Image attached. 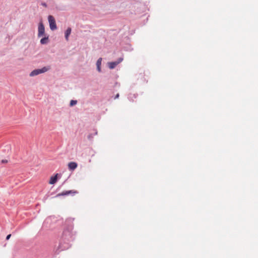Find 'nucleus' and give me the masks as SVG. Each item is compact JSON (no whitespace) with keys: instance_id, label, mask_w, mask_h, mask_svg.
<instances>
[{"instance_id":"nucleus-1","label":"nucleus","mask_w":258,"mask_h":258,"mask_svg":"<svg viewBox=\"0 0 258 258\" xmlns=\"http://www.w3.org/2000/svg\"><path fill=\"white\" fill-rule=\"evenodd\" d=\"M66 223L67 225L65 227L62 233L59 244L53 249L55 254H58L60 251L69 248L71 246L70 242L74 239L72 234V230L74 228L73 224L71 220H68Z\"/></svg>"},{"instance_id":"nucleus-2","label":"nucleus","mask_w":258,"mask_h":258,"mask_svg":"<svg viewBox=\"0 0 258 258\" xmlns=\"http://www.w3.org/2000/svg\"><path fill=\"white\" fill-rule=\"evenodd\" d=\"M50 66H47L46 67H44L41 69H35L30 73V76L34 77L40 74L44 73L47 72L48 71L50 70Z\"/></svg>"},{"instance_id":"nucleus-3","label":"nucleus","mask_w":258,"mask_h":258,"mask_svg":"<svg viewBox=\"0 0 258 258\" xmlns=\"http://www.w3.org/2000/svg\"><path fill=\"white\" fill-rule=\"evenodd\" d=\"M48 21L49 24V27L51 30L54 31L57 29V26L54 18L52 15L48 16Z\"/></svg>"},{"instance_id":"nucleus-4","label":"nucleus","mask_w":258,"mask_h":258,"mask_svg":"<svg viewBox=\"0 0 258 258\" xmlns=\"http://www.w3.org/2000/svg\"><path fill=\"white\" fill-rule=\"evenodd\" d=\"M46 35L45 33V27L42 21H40L38 24V37H41Z\"/></svg>"},{"instance_id":"nucleus-5","label":"nucleus","mask_w":258,"mask_h":258,"mask_svg":"<svg viewBox=\"0 0 258 258\" xmlns=\"http://www.w3.org/2000/svg\"><path fill=\"white\" fill-rule=\"evenodd\" d=\"M123 59V57H120L114 61L108 62V67L110 69H114L117 65L120 63Z\"/></svg>"},{"instance_id":"nucleus-6","label":"nucleus","mask_w":258,"mask_h":258,"mask_svg":"<svg viewBox=\"0 0 258 258\" xmlns=\"http://www.w3.org/2000/svg\"><path fill=\"white\" fill-rule=\"evenodd\" d=\"M77 193H78V191L74 190H65L60 193H59L56 195V197H58L60 196H67L70 194H73V195H74Z\"/></svg>"},{"instance_id":"nucleus-7","label":"nucleus","mask_w":258,"mask_h":258,"mask_svg":"<svg viewBox=\"0 0 258 258\" xmlns=\"http://www.w3.org/2000/svg\"><path fill=\"white\" fill-rule=\"evenodd\" d=\"M60 174H59L58 173L54 174V175L51 176L49 183L50 184H54L57 182V180L60 178Z\"/></svg>"},{"instance_id":"nucleus-8","label":"nucleus","mask_w":258,"mask_h":258,"mask_svg":"<svg viewBox=\"0 0 258 258\" xmlns=\"http://www.w3.org/2000/svg\"><path fill=\"white\" fill-rule=\"evenodd\" d=\"M44 37H42L40 41V43L41 45L47 44L49 42V35H44Z\"/></svg>"},{"instance_id":"nucleus-9","label":"nucleus","mask_w":258,"mask_h":258,"mask_svg":"<svg viewBox=\"0 0 258 258\" xmlns=\"http://www.w3.org/2000/svg\"><path fill=\"white\" fill-rule=\"evenodd\" d=\"M78 164L75 162H71L68 164L69 169L71 170H74L77 167Z\"/></svg>"},{"instance_id":"nucleus-10","label":"nucleus","mask_w":258,"mask_h":258,"mask_svg":"<svg viewBox=\"0 0 258 258\" xmlns=\"http://www.w3.org/2000/svg\"><path fill=\"white\" fill-rule=\"evenodd\" d=\"M101 61H102V58L100 57L98 59L96 62V67H97V70L99 72H101Z\"/></svg>"},{"instance_id":"nucleus-11","label":"nucleus","mask_w":258,"mask_h":258,"mask_svg":"<svg viewBox=\"0 0 258 258\" xmlns=\"http://www.w3.org/2000/svg\"><path fill=\"white\" fill-rule=\"evenodd\" d=\"M72 31V29L71 27H68L67 29L66 30L64 33V37L67 40H69V37L71 34Z\"/></svg>"},{"instance_id":"nucleus-12","label":"nucleus","mask_w":258,"mask_h":258,"mask_svg":"<svg viewBox=\"0 0 258 258\" xmlns=\"http://www.w3.org/2000/svg\"><path fill=\"white\" fill-rule=\"evenodd\" d=\"M77 101L76 100H71L70 102V106H73L74 105H75L76 104H77Z\"/></svg>"},{"instance_id":"nucleus-13","label":"nucleus","mask_w":258,"mask_h":258,"mask_svg":"<svg viewBox=\"0 0 258 258\" xmlns=\"http://www.w3.org/2000/svg\"><path fill=\"white\" fill-rule=\"evenodd\" d=\"M94 137V136L93 135V134H90L88 136V140H92V139Z\"/></svg>"},{"instance_id":"nucleus-14","label":"nucleus","mask_w":258,"mask_h":258,"mask_svg":"<svg viewBox=\"0 0 258 258\" xmlns=\"http://www.w3.org/2000/svg\"><path fill=\"white\" fill-rule=\"evenodd\" d=\"M41 5H42V6L45 7V8H47V5L46 3L45 2H41Z\"/></svg>"},{"instance_id":"nucleus-15","label":"nucleus","mask_w":258,"mask_h":258,"mask_svg":"<svg viewBox=\"0 0 258 258\" xmlns=\"http://www.w3.org/2000/svg\"><path fill=\"white\" fill-rule=\"evenodd\" d=\"M11 237V234H8L7 236H6V240H9V239L10 238V237Z\"/></svg>"},{"instance_id":"nucleus-16","label":"nucleus","mask_w":258,"mask_h":258,"mask_svg":"<svg viewBox=\"0 0 258 258\" xmlns=\"http://www.w3.org/2000/svg\"><path fill=\"white\" fill-rule=\"evenodd\" d=\"M8 162V160L6 159H3L1 161V163L3 164L6 163Z\"/></svg>"},{"instance_id":"nucleus-17","label":"nucleus","mask_w":258,"mask_h":258,"mask_svg":"<svg viewBox=\"0 0 258 258\" xmlns=\"http://www.w3.org/2000/svg\"><path fill=\"white\" fill-rule=\"evenodd\" d=\"M119 94L118 93H117V94L115 95V96L114 97V99H116L118 98L119 97Z\"/></svg>"},{"instance_id":"nucleus-18","label":"nucleus","mask_w":258,"mask_h":258,"mask_svg":"<svg viewBox=\"0 0 258 258\" xmlns=\"http://www.w3.org/2000/svg\"><path fill=\"white\" fill-rule=\"evenodd\" d=\"M132 94H130L129 95V96L128 97V98L130 99V100H131V99H132Z\"/></svg>"},{"instance_id":"nucleus-19","label":"nucleus","mask_w":258,"mask_h":258,"mask_svg":"<svg viewBox=\"0 0 258 258\" xmlns=\"http://www.w3.org/2000/svg\"><path fill=\"white\" fill-rule=\"evenodd\" d=\"M97 134V131L95 130V133L94 134H93V135L94 136L95 135H96Z\"/></svg>"},{"instance_id":"nucleus-20","label":"nucleus","mask_w":258,"mask_h":258,"mask_svg":"<svg viewBox=\"0 0 258 258\" xmlns=\"http://www.w3.org/2000/svg\"><path fill=\"white\" fill-rule=\"evenodd\" d=\"M49 220V218H47L45 221V222H48V221Z\"/></svg>"},{"instance_id":"nucleus-21","label":"nucleus","mask_w":258,"mask_h":258,"mask_svg":"<svg viewBox=\"0 0 258 258\" xmlns=\"http://www.w3.org/2000/svg\"><path fill=\"white\" fill-rule=\"evenodd\" d=\"M117 85L119 86V84L117 82H116L115 84V86H117Z\"/></svg>"},{"instance_id":"nucleus-22","label":"nucleus","mask_w":258,"mask_h":258,"mask_svg":"<svg viewBox=\"0 0 258 258\" xmlns=\"http://www.w3.org/2000/svg\"><path fill=\"white\" fill-rule=\"evenodd\" d=\"M133 95V96H134V98H136V94H134V95Z\"/></svg>"}]
</instances>
